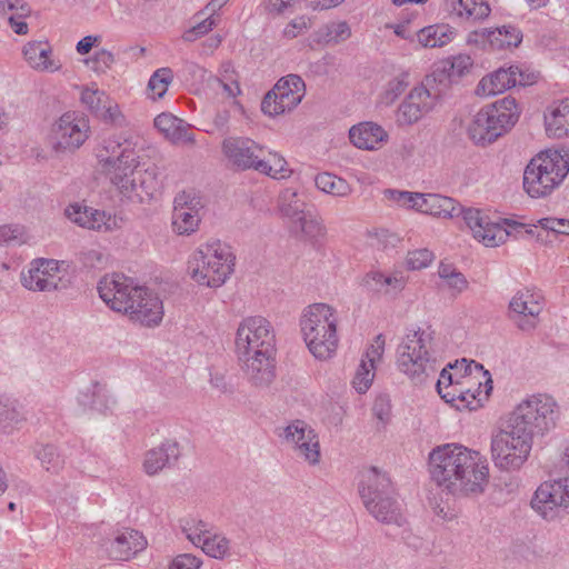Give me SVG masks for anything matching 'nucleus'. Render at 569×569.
I'll return each mask as SVG.
<instances>
[{
  "mask_svg": "<svg viewBox=\"0 0 569 569\" xmlns=\"http://www.w3.org/2000/svg\"><path fill=\"white\" fill-rule=\"evenodd\" d=\"M96 170L128 200L146 202L160 189L156 164L141 168L138 141L124 134L102 139L94 148Z\"/></svg>",
  "mask_w": 569,
  "mask_h": 569,
  "instance_id": "1",
  "label": "nucleus"
},
{
  "mask_svg": "<svg viewBox=\"0 0 569 569\" xmlns=\"http://www.w3.org/2000/svg\"><path fill=\"white\" fill-rule=\"evenodd\" d=\"M431 479L453 496H477L489 482L487 459L458 443L436 447L429 453Z\"/></svg>",
  "mask_w": 569,
  "mask_h": 569,
  "instance_id": "2",
  "label": "nucleus"
},
{
  "mask_svg": "<svg viewBox=\"0 0 569 569\" xmlns=\"http://www.w3.org/2000/svg\"><path fill=\"white\" fill-rule=\"evenodd\" d=\"M236 353L244 378L256 389H267L276 378V332L261 316L243 318L234 339Z\"/></svg>",
  "mask_w": 569,
  "mask_h": 569,
  "instance_id": "3",
  "label": "nucleus"
},
{
  "mask_svg": "<svg viewBox=\"0 0 569 569\" xmlns=\"http://www.w3.org/2000/svg\"><path fill=\"white\" fill-rule=\"evenodd\" d=\"M97 289L112 310L128 315L132 321L152 327L162 320L163 306L159 297L146 287L134 286L121 273L106 274Z\"/></svg>",
  "mask_w": 569,
  "mask_h": 569,
  "instance_id": "4",
  "label": "nucleus"
},
{
  "mask_svg": "<svg viewBox=\"0 0 569 569\" xmlns=\"http://www.w3.org/2000/svg\"><path fill=\"white\" fill-rule=\"evenodd\" d=\"M441 348L431 327L408 331L396 350V366L412 383L422 385L440 367Z\"/></svg>",
  "mask_w": 569,
  "mask_h": 569,
  "instance_id": "5",
  "label": "nucleus"
},
{
  "mask_svg": "<svg viewBox=\"0 0 569 569\" xmlns=\"http://www.w3.org/2000/svg\"><path fill=\"white\" fill-rule=\"evenodd\" d=\"M227 164L237 171L254 170L273 179H286L291 174L286 159L278 152L269 151L248 137H228L221 143Z\"/></svg>",
  "mask_w": 569,
  "mask_h": 569,
  "instance_id": "6",
  "label": "nucleus"
},
{
  "mask_svg": "<svg viewBox=\"0 0 569 569\" xmlns=\"http://www.w3.org/2000/svg\"><path fill=\"white\" fill-rule=\"evenodd\" d=\"M569 173V149H547L530 159L523 171V189L543 198L559 188Z\"/></svg>",
  "mask_w": 569,
  "mask_h": 569,
  "instance_id": "7",
  "label": "nucleus"
},
{
  "mask_svg": "<svg viewBox=\"0 0 569 569\" xmlns=\"http://www.w3.org/2000/svg\"><path fill=\"white\" fill-rule=\"evenodd\" d=\"M337 323V311L327 303H313L303 310L300 318L301 332L309 351L317 359L327 360L336 353Z\"/></svg>",
  "mask_w": 569,
  "mask_h": 569,
  "instance_id": "8",
  "label": "nucleus"
},
{
  "mask_svg": "<svg viewBox=\"0 0 569 569\" xmlns=\"http://www.w3.org/2000/svg\"><path fill=\"white\" fill-rule=\"evenodd\" d=\"M188 263L190 276L198 284L218 288L232 273L234 256L228 244L210 240L199 246Z\"/></svg>",
  "mask_w": 569,
  "mask_h": 569,
  "instance_id": "9",
  "label": "nucleus"
},
{
  "mask_svg": "<svg viewBox=\"0 0 569 569\" xmlns=\"http://www.w3.org/2000/svg\"><path fill=\"white\" fill-rule=\"evenodd\" d=\"M520 110L512 97H505L480 109L468 126L467 133L476 144L486 147L510 130Z\"/></svg>",
  "mask_w": 569,
  "mask_h": 569,
  "instance_id": "10",
  "label": "nucleus"
},
{
  "mask_svg": "<svg viewBox=\"0 0 569 569\" xmlns=\"http://www.w3.org/2000/svg\"><path fill=\"white\" fill-rule=\"evenodd\" d=\"M533 437L509 418L506 429L491 439L492 460L501 470H519L528 460Z\"/></svg>",
  "mask_w": 569,
  "mask_h": 569,
  "instance_id": "11",
  "label": "nucleus"
},
{
  "mask_svg": "<svg viewBox=\"0 0 569 569\" xmlns=\"http://www.w3.org/2000/svg\"><path fill=\"white\" fill-rule=\"evenodd\" d=\"M509 418L533 438L542 437L556 428L560 408L552 397L539 393L522 400Z\"/></svg>",
  "mask_w": 569,
  "mask_h": 569,
  "instance_id": "12",
  "label": "nucleus"
},
{
  "mask_svg": "<svg viewBox=\"0 0 569 569\" xmlns=\"http://www.w3.org/2000/svg\"><path fill=\"white\" fill-rule=\"evenodd\" d=\"M90 132L87 116L78 111H67L51 124L48 141L57 154L74 152L89 139Z\"/></svg>",
  "mask_w": 569,
  "mask_h": 569,
  "instance_id": "13",
  "label": "nucleus"
},
{
  "mask_svg": "<svg viewBox=\"0 0 569 569\" xmlns=\"http://www.w3.org/2000/svg\"><path fill=\"white\" fill-rule=\"evenodd\" d=\"M488 371L483 366L471 360L462 359L455 365L449 363L448 368L441 369L437 381V391L440 397L448 403L457 408L462 397L465 387H476L478 378L486 377Z\"/></svg>",
  "mask_w": 569,
  "mask_h": 569,
  "instance_id": "14",
  "label": "nucleus"
},
{
  "mask_svg": "<svg viewBox=\"0 0 569 569\" xmlns=\"http://www.w3.org/2000/svg\"><path fill=\"white\" fill-rule=\"evenodd\" d=\"M436 83L437 76L427 77L420 86L409 91L396 111L398 126H412L436 108L442 96V90Z\"/></svg>",
  "mask_w": 569,
  "mask_h": 569,
  "instance_id": "15",
  "label": "nucleus"
},
{
  "mask_svg": "<svg viewBox=\"0 0 569 569\" xmlns=\"http://www.w3.org/2000/svg\"><path fill=\"white\" fill-rule=\"evenodd\" d=\"M67 266L54 259H36L21 272L22 286L31 291H54L67 288Z\"/></svg>",
  "mask_w": 569,
  "mask_h": 569,
  "instance_id": "16",
  "label": "nucleus"
},
{
  "mask_svg": "<svg viewBox=\"0 0 569 569\" xmlns=\"http://www.w3.org/2000/svg\"><path fill=\"white\" fill-rule=\"evenodd\" d=\"M306 94V84L301 77L288 74L278 80L274 87L267 92L261 102L264 114L276 117L293 110Z\"/></svg>",
  "mask_w": 569,
  "mask_h": 569,
  "instance_id": "17",
  "label": "nucleus"
},
{
  "mask_svg": "<svg viewBox=\"0 0 569 569\" xmlns=\"http://www.w3.org/2000/svg\"><path fill=\"white\" fill-rule=\"evenodd\" d=\"M545 300L540 291L530 288L518 290L509 301L508 318L525 332L537 328Z\"/></svg>",
  "mask_w": 569,
  "mask_h": 569,
  "instance_id": "18",
  "label": "nucleus"
},
{
  "mask_svg": "<svg viewBox=\"0 0 569 569\" xmlns=\"http://www.w3.org/2000/svg\"><path fill=\"white\" fill-rule=\"evenodd\" d=\"M545 519H555L559 511L569 513V477L542 482L530 502Z\"/></svg>",
  "mask_w": 569,
  "mask_h": 569,
  "instance_id": "19",
  "label": "nucleus"
},
{
  "mask_svg": "<svg viewBox=\"0 0 569 569\" xmlns=\"http://www.w3.org/2000/svg\"><path fill=\"white\" fill-rule=\"evenodd\" d=\"M282 441L310 466L320 462V443L316 431L303 420L296 419L279 433Z\"/></svg>",
  "mask_w": 569,
  "mask_h": 569,
  "instance_id": "20",
  "label": "nucleus"
},
{
  "mask_svg": "<svg viewBox=\"0 0 569 569\" xmlns=\"http://www.w3.org/2000/svg\"><path fill=\"white\" fill-rule=\"evenodd\" d=\"M538 74L521 69L519 66L501 67L485 76L476 88L480 97L502 93L517 84L530 86L537 81Z\"/></svg>",
  "mask_w": 569,
  "mask_h": 569,
  "instance_id": "21",
  "label": "nucleus"
},
{
  "mask_svg": "<svg viewBox=\"0 0 569 569\" xmlns=\"http://www.w3.org/2000/svg\"><path fill=\"white\" fill-rule=\"evenodd\" d=\"M465 222L471 230L473 238L486 247H497L507 240L512 230L523 228L521 223L513 221L511 223L507 222L511 228V230H508L500 223L490 221L480 210L473 208H468L465 212Z\"/></svg>",
  "mask_w": 569,
  "mask_h": 569,
  "instance_id": "22",
  "label": "nucleus"
},
{
  "mask_svg": "<svg viewBox=\"0 0 569 569\" xmlns=\"http://www.w3.org/2000/svg\"><path fill=\"white\" fill-rule=\"evenodd\" d=\"M203 209L201 199L190 192L178 193L173 201L172 229L180 236L196 232L201 221Z\"/></svg>",
  "mask_w": 569,
  "mask_h": 569,
  "instance_id": "23",
  "label": "nucleus"
},
{
  "mask_svg": "<svg viewBox=\"0 0 569 569\" xmlns=\"http://www.w3.org/2000/svg\"><path fill=\"white\" fill-rule=\"evenodd\" d=\"M180 456L179 442L174 439H164L158 446L144 452L142 469L148 476L159 475L162 470L174 466Z\"/></svg>",
  "mask_w": 569,
  "mask_h": 569,
  "instance_id": "24",
  "label": "nucleus"
},
{
  "mask_svg": "<svg viewBox=\"0 0 569 569\" xmlns=\"http://www.w3.org/2000/svg\"><path fill=\"white\" fill-rule=\"evenodd\" d=\"M147 547L143 535L133 529L118 531L104 542V549L112 560L127 561Z\"/></svg>",
  "mask_w": 569,
  "mask_h": 569,
  "instance_id": "25",
  "label": "nucleus"
},
{
  "mask_svg": "<svg viewBox=\"0 0 569 569\" xmlns=\"http://www.w3.org/2000/svg\"><path fill=\"white\" fill-rule=\"evenodd\" d=\"M368 512L379 522L402 528L407 523L401 505L391 495L363 502Z\"/></svg>",
  "mask_w": 569,
  "mask_h": 569,
  "instance_id": "26",
  "label": "nucleus"
},
{
  "mask_svg": "<svg viewBox=\"0 0 569 569\" xmlns=\"http://www.w3.org/2000/svg\"><path fill=\"white\" fill-rule=\"evenodd\" d=\"M418 211L443 219H452L460 216L465 219L467 209L450 197L421 193Z\"/></svg>",
  "mask_w": 569,
  "mask_h": 569,
  "instance_id": "27",
  "label": "nucleus"
},
{
  "mask_svg": "<svg viewBox=\"0 0 569 569\" xmlns=\"http://www.w3.org/2000/svg\"><path fill=\"white\" fill-rule=\"evenodd\" d=\"M387 131L378 123L365 121L349 130L351 143L362 150H377L388 140Z\"/></svg>",
  "mask_w": 569,
  "mask_h": 569,
  "instance_id": "28",
  "label": "nucleus"
},
{
  "mask_svg": "<svg viewBox=\"0 0 569 569\" xmlns=\"http://www.w3.org/2000/svg\"><path fill=\"white\" fill-rule=\"evenodd\" d=\"M392 493L391 481L386 473L379 471L376 467L362 471L359 483V495L362 502Z\"/></svg>",
  "mask_w": 569,
  "mask_h": 569,
  "instance_id": "29",
  "label": "nucleus"
},
{
  "mask_svg": "<svg viewBox=\"0 0 569 569\" xmlns=\"http://www.w3.org/2000/svg\"><path fill=\"white\" fill-rule=\"evenodd\" d=\"M68 219L78 226L92 230H109L111 228L112 218L104 211L81 207L79 204H70L66 209Z\"/></svg>",
  "mask_w": 569,
  "mask_h": 569,
  "instance_id": "30",
  "label": "nucleus"
},
{
  "mask_svg": "<svg viewBox=\"0 0 569 569\" xmlns=\"http://www.w3.org/2000/svg\"><path fill=\"white\" fill-rule=\"evenodd\" d=\"M362 284L368 290L377 293L395 295L405 288L406 278L400 271L385 273L379 270H372L366 273L362 279Z\"/></svg>",
  "mask_w": 569,
  "mask_h": 569,
  "instance_id": "31",
  "label": "nucleus"
},
{
  "mask_svg": "<svg viewBox=\"0 0 569 569\" xmlns=\"http://www.w3.org/2000/svg\"><path fill=\"white\" fill-rule=\"evenodd\" d=\"M546 133L550 138L569 137V99L553 103L545 113Z\"/></svg>",
  "mask_w": 569,
  "mask_h": 569,
  "instance_id": "32",
  "label": "nucleus"
},
{
  "mask_svg": "<svg viewBox=\"0 0 569 569\" xmlns=\"http://www.w3.org/2000/svg\"><path fill=\"white\" fill-rule=\"evenodd\" d=\"M154 127L173 143H193L190 126L171 113H161L154 119Z\"/></svg>",
  "mask_w": 569,
  "mask_h": 569,
  "instance_id": "33",
  "label": "nucleus"
},
{
  "mask_svg": "<svg viewBox=\"0 0 569 569\" xmlns=\"http://www.w3.org/2000/svg\"><path fill=\"white\" fill-rule=\"evenodd\" d=\"M456 37V29L449 24H432L416 32L419 44L423 48H441Z\"/></svg>",
  "mask_w": 569,
  "mask_h": 569,
  "instance_id": "34",
  "label": "nucleus"
},
{
  "mask_svg": "<svg viewBox=\"0 0 569 569\" xmlns=\"http://www.w3.org/2000/svg\"><path fill=\"white\" fill-rule=\"evenodd\" d=\"M23 54L29 64L41 71H56L59 69L51 58V48L47 42H29L23 48Z\"/></svg>",
  "mask_w": 569,
  "mask_h": 569,
  "instance_id": "35",
  "label": "nucleus"
},
{
  "mask_svg": "<svg viewBox=\"0 0 569 569\" xmlns=\"http://www.w3.org/2000/svg\"><path fill=\"white\" fill-rule=\"evenodd\" d=\"M492 380L488 373L486 377L478 378L476 387H465L462 389V397L457 405L458 410L469 409L473 410L486 400L492 389Z\"/></svg>",
  "mask_w": 569,
  "mask_h": 569,
  "instance_id": "36",
  "label": "nucleus"
},
{
  "mask_svg": "<svg viewBox=\"0 0 569 569\" xmlns=\"http://www.w3.org/2000/svg\"><path fill=\"white\" fill-rule=\"evenodd\" d=\"M315 183L319 190L335 197H348L352 192L351 186L345 179L329 172L317 174Z\"/></svg>",
  "mask_w": 569,
  "mask_h": 569,
  "instance_id": "37",
  "label": "nucleus"
},
{
  "mask_svg": "<svg viewBox=\"0 0 569 569\" xmlns=\"http://www.w3.org/2000/svg\"><path fill=\"white\" fill-rule=\"evenodd\" d=\"M522 40L521 31L513 26L491 29V49L518 47Z\"/></svg>",
  "mask_w": 569,
  "mask_h": 569,
  "instance_id": "38",
  "label": "nucleus"
},
{
  "mask_svg": "<svg viewBox=\"0 0 569 569\" xmlns=\"http://www.w3.org/2000/svg\"><path fill=\"white\" fill-rule=\"evenodd\" d=\"M279 209L288 218L297 220L305 214V202L291 188L284 189L279 197Z\"/></svg>",
  "mask_w": 569,
  "mask_h": 569,
  "instance_id": "39",
  "label": "nucleus"
},
{
  "mask_svg": "<svg viewBox=\"0 0 569 569\" xmlns=\"http://www.w3.org/2000/svg\"><path fill=\"white\" fill-rule=\"evenodd\" d=\"M200 548L206 555L216 559L231 556L230 541L224 536L218 533L210 532L207 538L202 539Z\"/></svg>",
  "mask_w": 569,
  "mask_h": 569,
  "instance_id": "40",
  "label": "nucleus"
},
{
  "mask_svg": "<svg viewBox=\"0 0 569 569\" xmlns=\"http://www.w3.org/2000/svg\"><path fill=\"white\" fill-rule=\"evenodd\" d=\"M217 90H221V93L227 98H236L240 94V86L230 63L222 66L220 77L214 78Z\"/></svg>",
  "mask_w": 569,
  "mask_h": 569,
  "instance_id": "41",
  "label": "nucleus"
},
{
  "mask_svg": "<svg viewBox=\"0 0 569 569\" xmlns=\"http://www.w3.org/2000/svg\"><path fill=\"white\" fill-rule=\"evenodd\" d=\"M472 59L468 54H458L452 57L450 62V69L447 73L445 70L436 71L431 77L437 76V82L445 83L449 82L451 77H461L470 70L472 67Z\"/></svg>",
  "mask_w": 569,
  "mask_h": 569,
  "instance_id": "42",
  "label": "nucleus"
},
{
  "mask_svg": "<svg viewBox=\"0 0 569 569\" xmlns=\"http://www.w3.org/2000/svg\"><path fill=\"white\" fill-rule=\"evenodd\" d=\"M318 36V42L337 44L346 41L351 36V31L347 22H332L320 29Z\"/></svg>",
  "mask_w": 569,
  "mask_h": 569,
  "instance_id": "43",
  "label": "nucleus"
},
{
  "mask_svg": "<svg viewBox=\"0 0 569 569\" xmlns=\"http://www.w3.org/2000/svg\"><path fill=\"white\" fill-rule=\"evenodd\" d=\"M173 80L170 68H160L153 72L148 82V90L152 99L162 98Z\"/></svg>",
  "mask_w": 569,
  "mask_h": 569,
  "instance_id": "44",
  "label": "nucleus"
},
{
  "mask_svg": "<svg viewBox=\"0 0 569 569\" xmlns=\"http://www.w3.org/2000/svg\"><path fill=\"white\" fill-rule=\"evenodd\" d=\"M383 197L388 201L395 203L398 207L419 210L420 197L419 192L403 191L397 189L383 190Z\"/></svg>",
  "mask_w": 569,
  "mask_h": 569,
  "instance_id": "45",
  "label": "nucleus"
},
{
  "mask_svg": "<svg viewBox=\"0 0 569 569\" xmlns=\"http://www.w3.org/2000/svg\"><path fill=\"white\" fill-rule=\"evenodd\" d=\"M296 222L298 223L303 237L308 240L315 241L326 234V228L322 222L310 213L301 214Z\"/></svg>",
  "mask_w": 569,
  "mask_h": 569,
  "instance_id": "46",
  "label": "nucleus"
},
{
  "mask_svg": "<svg viewBox=\"0 0 569 569\" xmlns=\"http://www.w3.org/2000/svg\"><path fill=\"white\" fill-rule=\"evenodd\" d=\"M37 458L40 460L42 467L50 472H58L64 463V460L58 452L57 448L51 445L42 446L37 451Z\"/></svg>",
  "mask_w": 569,
  "mask_h": 569,
  "instance_id": "47",
  "label": "nucleus"
},
{
  "mask_svg": "<svg viewBox=\"0 0 569 569\" xmlns=\"http://www.w3.org/2000/svg\"><path fill=\"white\" fill-rule=\"evenodd\" d=\"M375 366L361 359L352 380L353 388L359 393H365L370 388L375 379Z\"/></svg>",
  "mask_w": 569,
  "mask_h": 569,
  "instance_id": "48",
  "label": "nucleus"
},
{
  "mask_svg": "<svg viewBox=\"0 0 569 569\" xmlns=\"http://www.w3.org/2000/svg\"><path fill=\"white\" fill-rule=\"evenodd\" d=\"M408 86L409 81L407 74H400L391 79L382 93V102L386 104L393 103L396 99L405 92Z\"/></svg>",
  "mask_w": 569,
  "mask_h": 569,
  "instance_id": "49",
  "label": "nucleus"
},
{
  "mask_svg": "<svg viewBox=\"0 0 569 569\" xmlns=\"http://www.w3.org/2000/svg\"><path fill=\"white\" fill-rule=\"evenodd\" d=\"M26 241L24 228L19 224L0 227V246H16Z\"/></svg>",
  "mask_w": 569,
  "mask_h": 569,
  "instance_id": "50",
  "label": "nucleus"
},
{
  "mask_svg": "<svg viewBox=\"0 0 569 569\" xmlns=\"http://www.w3.org/2000/svg\"><path fill=\"white\" fill-rule=\"evenodd\" d=\"M186 537L197 547H200L202 539L207 538L210 533L208 525L201 520L199 521H187L182 527Z\"/></svg>",
  "mask_w": 569,
  "mask_h": 569,
  "instance_id": "51",
  "label": "nucleus"
},
{
  "mask_svg": "<svg viewBox=\"0 0 569 569\" xmlns=\"http://www.w3.org/2000/svg\"><path fill=\"white\" fill-rule=\"evenodd\" d=\"M80 261L87 268H104L108 263V254L100 248L86 249L80 252Z\"/></svg>",
  "mask_w": 569,
  "mask_h": 569,
  "instance_id": "52",
  "label": "nucleus"
},
{
  "mask_svg": "<svg viewBox=\"0 0 569 569\" xmlns=\"http://www.w3.org/2000/svg\"><path fill=\"white\" fill-rule=\"evenodd\" d=\"M196 26L190 28L183 33L186 41H196L199 37L207 34L216 26V19L210 14H204Z\"/></svg>",
  "mask_w": 569,
  "mask_h": 569,
  "instance_id": "53",
  "label": "nucleus"
},
{
  "mask_svg": "<svg viewBox=\"0 0 569 569\" xmlns=\"http://www.w3.org/2000/svg\"><path fill=\"white\" fill-rule=\"evenodd\" d=\"M114 62V56L106 50L101 49L94 53V56L87 60L90 68L98 73H106Z\"/></svg>",
  "mask_w": 569,
  "mask_h": 569,
  "instance_id": "54",
  "label": "nucleus"
},
{
  "mask_svg": "<svg viewBox=\"0 0 569 569\" xmlns=\"http://www.w3.org/2000/svg\"><path fill=\"white\" fill-rule=\"evenodd\" d=\"M433 260V253L428 249L410 251L407 256V266L411 270H420L428 267Z\"/></svg>",
  "mask_w": 569,
  "mask_h": 569,
  "instance_id": "55",
  "label": "nucleus"
},
{
  "mask_svg": "<svg viewBox=\"0 0 569 569\" xmlns=\"http://www.w3.org/2000/svg\"><path fill=\"white\" fill-rule=\"evenodd\" d=\"M99 113L101 114L102 120L107 123H110L118 128L127 126L126 117L123 116L117 103L102 106Z\"/></svg>",
  "mask_w": 569,
  "mask_h": 569,
  "instance_id": "56",
  "label": "nucleus"
},
{
  "mask_svg": "<svg viewBox=\"0 0 569 569\" xmlns=\"http://www.w3.org/2000/svg\"><path fill=\"white\" fill-rule=\"evenodd\" d=\"M491 12V9L485 0H469L466 10L465 20L478 21L486 19Z\"/></svg>",
  "mask_w": 569,
  "mask_h": 569,
  "instance_id": "57",
  "label": "nucleus"
},
{
  "mask_svg": "<svg viewBox=\"0 0 569 569\" xmlns=\"http://www.w3.org/2000/svg\"><path fill=\"white\" fill-rule=\"evenodd\" d=\"M385 346L386 339L383 335L379 333L375 337L372 343L367 348L362 359L376 367V363L382 359Z\"/></svg>",
  "mask_w": 569,
  "mask_h": 569,
  "instance_id": "58",
  "label": "nucleus"
},
{
  "mask_svg": "<svg viewBox=\"0 0 569 569\" xmlns=\"http://www.w3.org/2000/svg\"><path fill=\"white\" fill-rule=\"evenodd\" d=\"M0 13L18 14L20 18H27L31 13V8L23 0H0Z\"/></svg>",
  "mask_w": 569,
  "mask_h": 569,
  "instance_id": "59",
  "label": "nucleus"
},
{
  "mask_svg": "<svg viewBox=\"0 0 569 569\" xmlns=\"http://www.w3.org/2000/svg\"><path fill=\"white\" fill-rule=\"evenodd\" d=\"M104 93L98 89L86 88L81 92V101L92 111L100 112Z\"/></svg>",
  "mask_w": 569,
  "mask_h": 569,
  "instance_id": "60",
  "label": "nucleus"
},
{
  "mask_svg": "<svg viewBox=\"0 0 569 569\" xmlns=\"http://www.w3.org/2000/svg\"><path fill=\"white\" fill-rule=\"evenodd\" d=\"M539 223L543 229L569 236V220L556 219V218H543L539 221Z\"/></svg>",
  "mask_w": 569,
  "mask_h": 569,
  "instance_id": "61",
  "label": "nucleus"
},
{
  "mask_svg": "<svg viewBox=\"0 0 569 569\" xmlns=\"http://www.w3.org/2000/svg\"><path fill=\"white\" fill-rule=\"evenodd\" d=\"M467 42L481 48H486L487 46L491 48V29L485 28L470 32Z\"/></svg>",
  "mask_w": 569,
  "mask_h": 569,
  "instance_id": "62",
  "label": "nucleus"
},
{
  "mask_svg": "<svg viewBox=\"0 0 569 569\" xmlns=\"http://www.w3.org/2000/svg\"><path fill=\"white\" fill-rule=\"evenodd\" d=\"M468 1L469 0H445V10L450 17L465 20Z\"/></svg>",
  "mask_w": 569,
  "mask_h": 569,
  "instance_id": "63",
  "label": "nucleus"
},
{
  "mask_svg": "<svg viewBox=\"0 0 569 569\" xmlns=\"http://www.w3.org/2000/svg\"><path fill=\"white\" fill-rule=\"evenodd\" d=\"M200 566L201 561L196 556L183 553L173 560L170 569H199Z\"/></svg>",
  "mask_w": 569,
  "mask_h": 569,
  "instance_id": "64",
  "label": "nucleus"
}]
</instances>
